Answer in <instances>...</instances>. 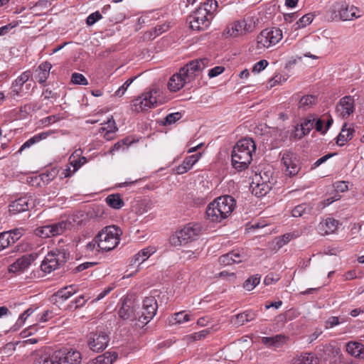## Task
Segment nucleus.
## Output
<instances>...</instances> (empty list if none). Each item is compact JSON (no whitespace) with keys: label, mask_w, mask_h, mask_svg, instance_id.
<instances>
[{"label":"nucleus","mask_w":364,"mask_h":364,"mask_svg":"<svg viewBox=\"0 0 364 364\" xmlns=\"http://www.w3.org/2000/svg\"><path fill=\"white\" fill-rule=\"evenodd\" d=\"M256 149L255 141L252 139L245 138L239 140L232 151V166L237 171L248 168L252 160V153Z\"/></svg>","instance_id":"f257e3e1"},{"label":"nucleus","mask_w":364,"mask_h":364,"mask_svg":"<svg viewBox=\"0 0 364 364\" xmlns=\"http://www.w3.org/2000/svg\"><path fill=\"white\" fill-rule=\"evenodd\" d=\"M122 232L115 225L104 228L97 235V247L102 251L108 252L115 248L119 242V237Z\"/></svg>","instance_id":"f03ea898"},{"label":"nucleus","mask_w":364,"mask_h":364,"mask_svg":"<svg viewBox=\"0 0 364 364\" xmlns=\"http://www.w3.org/2000/svg\"><path fill=\"white\" fill-rule=\"evenodd\" d=\"M202 225L190 223L183 228L178 230L170 237V243L173 246H181L196 240L202 232Z\"/></svg>","instance_id":"7ed1b4c3"},{"label":"nucleus","mask_w":364,"mask_h":364,"mask_svg":"<svg viewBox=\"0 0 364 364\" xmlns=\"http://www.w3.org/2000/svg\"><path fill=\"white\" fill-rule=\"evenodd\" d=\"M69 257L70 252L67 250L55 248L45 257L41 269L46 273H50L65 264Z\"/></svg>","instance_id":"20e7f679"},{"label":"nucleus","mask_w":364,"mask_h":364,"mask_svg":"<svg viewBox=\"0 0 364 364\" xmlns=\"http://www.w3.org/2000/svg\"><path fill=\"white\" fill-rule=\"evenodd\" d=\"M282 31L279 28H268L262 30L257 37L256 50L259 53L269 48L282 39Z\"/></svg>","instance_id":"39448f33"},{"label":"nucleus","mask_w":364,"mask_h":364,"mask_svg":"<svg viewBox=\"0 0 364 364\" xmlns=\"http://www.w3.org/2000/svg\"><path fill=\"white\" fill-rule=\"evenodd\" d=\"M209 60L207 58H198L188 63L180 70L186 78V82H191L195 80L203 70L208 65Z\"/></svg>","instance_id":"423d86ee"},{"label":"nucleus","mask_w":364,"mask_h":364,"mask_svg":"<svg viewBox=\"0 0 364 364\" xmlns=\"http://www.w3.org/2000/svg\"><path fill=\"white\" fill-rule=\"evenodd\" d=\"M156 94V90H151L134 99L132 105V110L139 112L155 107L157 104Z\"/></svg>","instance_id":"0eeeda50"},{"label":"nucleus","mask_w":364,"mask_h":364,"mask_svg":"<svg viewBox=\"0 0 364 364\" xmlns=\"http://www.w3.org/2000/svg\"><path fill=\"white\" fill-rule=\"evenodd\" d=\"M69 225V223L62 220L58 223L38 227L35 230L34 232L38 237L48 238L63 234Z\"/></svg>","instance_id":"6e6552de"},{"label":"nucleus","mask_w":364,"mask_h":364,"mask_svg":"<svg viewBox=\"0 0 364 364\" xmlns=\"http://www.w3.org/2000/svg\"><path fill=\"white\" fill-rule=\"evenodd\" d=\"M332 11L334 14H338L339 18L342 21H352L360 18L362 15L361 11L357 7L349 6L345 2H336L332 6Z\"/></svg>","instance_id":"1a4fd4ad"},{"label":"nucleus","mask_w":364,"mask_h":364,"mask_svg":"<svg viewBox=\"0 0 364 364\" xmlns=\"http://www.w3.org/2000/svg\"><path fill=\"white\" fill-rule=\"evenodd\" d=\"M187 21L192 30L203 31L206 29L210 22V18L204 9L198 8L188 16Z\"/></svg>","instance_id":"9d476101"},{"label":"nucleus","mask_w":364,"mask_h":364,"mask_svg":"<svg viewBox=\"0 0 364 364\" xmlns=\"http://www.w3.org/2000/svg\"><path fill=\"white\" fill-rule=\"evenodd\" d=\"M109 341V335L102 331L91 332L87 335V345L94 352L102 351Z\"/></svg>","instance_id":"9b49d317"},{"label":"nucleus","mask_w":364,"mask_h":364,"mask_svg":"<svg viewBox=\"0 0 364 364\" xmlns=\"http://www.w3.org/2000/svg\"><path fill=\"white\" fill-rule=\"evenodd\" d=\"M53 359L58 364H80L82 357L77 350H60L53 353Z\"/></svg>","instance_id":"f8f14e48"},{"label":"nucleus","mask_w":364,"mask_h":364,"mask_svg":"<svg viewBox=\"0 0 364 364\" xmlns=\"http://www.w3.org/2000/svg\"><path fill=\"white\" fill-rule=\"evenodd\" d=\"M157 302L154 297H146L143 301L142 311L139 316L138 320L142 323H147L156 315L157 311Z\"/></svg>","instance_id":"ddd939ff"},{"label":"nucleus","mask_w":364,"mask_h":364,"mask_svg":"<svg viewBox=\"0 0 364 364\" xmlns=\"http://www.w3.org/2000/svg\"><path fill=\"white\" fill-rule=\"evenodd\" d=\"M213 205L218 207L224 219L229 217L236 206V201L230 196H223L213 201Z\"/></svg>","instance_id":"4468645a"},{"label":"nucleus","mask_w":364,"mask_h":364,"mask_svg":"<svg viewBox=\"0 0 364 364\" xmlns=\"http://www.w3.org/2000/svg\"><path fill=\"white\" fill-rule=\"evenodd\" d=\"M355 101L352 96L343 97L336 106L337 114L342 119H347L355 111Z\"/></svg>","instance_id":"2eb2a0df"},{"label":"nucleus","mask_w":364,"mask_h":364,"mask_svg":"<svg viewBox=\"0 0 364 364\" xmlns=\"http://www.w3.org/2000/svg\"><path fill=\"white\" fill-rule=\"evenodd\" d=\"M282 161L286 167L285 171L287 175L293 176L299 173L300 170L299 162L293 152L285 151L282 155Z\"/></svg>","instance_id":"dca6fc26"},{"label":"nucleus","mask_w":364,"mask_h":364,"mask_svg":"<svg viewBox=\"0 0 364 364\" xmlns=\"http://www.w3.org/2000/svg\"><path fill=\"white\" fill-rule=\"evenodd\" d=\"M37 257L38 254L34 252L23 255L9 265V272L16 273L24 271L31 264L32 262L36 259Z\"/></svg>","instance_id":"f3484780"},{"label":"nucleus","mask_w":364,"mask_h":364,"mask_svg":"<svg viewBox=\"0 0 364 364\" xmlns=\"http://www.w3.org/2000/svg\"><path fill=\"white\" fill-rule=\"evenodd\" d=\"M338 225V220L328 218L318 224L316 230L320 235H326L333 233L337 230Z\"/></svg>","instance_id":"a211bd4d"},{"label":"nucleus","mask_w":364,"mask_h":364,"mask_svg":"<svg viewBox=\"0 0 364 364\" xmlns=\"http://www.w3.org/2000/svg\"><path fill=\"white\" fill-rule=\"evenodd\" d=\"M119 316L124 319H136L134 313L133 302L130 299H124L122 301V306L118 311Z\"/></svg>","instance_id":"6ab92c4d"},{"label":"nucleus","mask_w":364,"mask_h":364,"mask_svg":"<svg viewBox=\"0 0 364 364\" xmlns=\"http://www.w3.org/2000/svg\"><path fill=\"white\" fill-rule=\"evenodd\" d=\"M29 198L24 196L12 201L9 206V213L15 215L28 210L29 209Z\"/></svg>","instance_id":"aec40b11"},{"label":"nucleus","mask_w":364,"mask_h":364,"mask_svg":"<svg viewBox=\"0 0 364 364\" xmlns=\"http://www.w3.org/2000/svg\"><path fill=\"white\" fill-rule=\"evenodd\" d=\"M189 83L186 82V78L180 70L178 73L173 75L168 82V88L171 92H177L180 90L183 86Z\"/></svg>","instance_id":"412c9836"},{"label":"nucleus","mask_w":364,"mask_h":364,"mask_svg":"<svg viewBox=\"0 0 364 364\" xmlns=\"http://www.w3.org/2000/svg\"><path fill=\"white\" fill-rule=\"evenodd\" d=\"M257 317V313L252 310H247L238 314L231 318V322L236 326H242L246 322L253 321Z\"/></svg>","instance_id":"4be33fe9"},{"label":"nucleus","mask_w":364,"mask_h":364,"mask_svg":"<svg viewBox=\"0 0 364 364\" xmlns=\"http://www.w3.org/2000/svg\"><path fill=\"white\" fill-rule=\"evenodd\" d=\"M31 76V72L26 70L16 79L11 87V93L14 97L19 95L22 86L29 80Z\"/></svg>","instance_id":"5701e85b"},{"label":"nucleus","mask_w":364,"mask_h":364,"mask_svg":"<svg viewBox=\"0 0 364 364\" xmlns=\"http://www.w3.org/2000/svg\"><path fill=\"white\" fill-rule=\"evenodd\" d=\"M291 364H320V362L314 353H304L294 358Z\"/></svg>","instance_id":"b1692460"},{"label":"nucleus","mask_w":364,"mask_h":364,"mask_svg":"<svg viewBox=\"0 0 364 364\" xmlns=\"http://www.w3.org/2000/svg\"><path fill=\"white\" fill-rule=\"evenodd\" d=\"M354 132V129L350 127L347 128V124L345 123L337 136L336 144L340 146H343L353 138Z\"/></svg>","instance_id":"393cba45"},{"label":"nucleus","mask_w":364,"mask_h":364,"mask_svg":"<svg viewBox=\"0 0 364 364\" xmlns=\"http://www.w3.org/2000/svg\"><path fill=\"white\" fill-rule=\"evenodd\" d=\"M346 350L351 355L364 358V345L355 341L348 342L346 345Z\"/></svg>","instance_id":"a878e982"},{"label":"nucleus","mask_w":364,"mask_h":364,"mask_svg":"<svg viewBox=\"0 0 364 364\" xmlns=\"http://www.w3.org/2000/svg\"><path fill=\"white\" fill-rule=\"evenodd\" d=\"M51 68L52 65L48 62H44L38 67L36 70L37 75L36 77L39 83L42 84L46 82V80L49 76Z\"/></svg>","instance_id":"bb28decb"},{"label":"nucleus","mask_w":364,"mask_h":364,"mask_svg":"<svg viewBox=\"0 0 364 364\" xmlns=\"http://www.w3.org/2000/svg\"><path fill=\"white\" fill-rule=\"evenodd\" d=\"M207 218L213 223H220L224 220L223 215L220 213L219 208L213 205V202L210 203L206 208Z\"/></svg>","instance_id":"cd10ccee"},{"label":"nucleus","mask_w":364,"mask_h":364,"mask_svg":"<svg viewBox=\"0 0 364 364\" xmlns=\"http://www.w3.org/2000/svg\"><path fill=\"white\" fill-rule=\"evenodd\" d=\"M154 250L151 247H146L141 251H139L137 254H136L134 257L132 259V264H134L138 263L139 264H142L144 261H146L154 252Z\"/></svg>","instance_id":"c85d7f7f"},{"label":"nucleus","mask_w":364,"mask_h":364,"mask_svg":"<svg viewBox=\"0 0 364 364\" xmlns=\"http://www.w3.org/2000/svg\"><path fill=\"white\" fill-rule=\"evenodd\" d=\"M75 287L74 285H70L60 289L53 295V299L58 301V299L62 301H65L69 299L72 295L75 293Z\"/></svg>","instance_id":"c756f323"},{"label":"nucleus","mask_w":364,"mask_h":364,"mask_svg":"<svg viewBox=\"0 0 364 364\" xmlns=\"http://www.w3.org/2000/svg\"><path fill=\"white\" fill-rule=\"evenodd\" d=\"M105 201L109 207L116 210H119L124 205V202L119 193L107 196Z\"/></svg>","instance_id":"7c9ffc66"},{"label":"nucleus","mask_w":364,"mask_h":364,"mask_svg":"<svg viewBox=\"0 0 364 364\" xmlns=\"http://www.w3.org/2000/svg\"><path fill=\"white\" fill-rule=\"evenodd\" d=\"M251 187L252 194L258 198L264 196L271 189L270 186L265 182L257 183L255 184L253 183Z\"/></svg>","instance_id":"2f4dec72"},{"label":"nucleus","mask_w":364,"mask_h":364,"mask_svg":"<svg viewBox=\"0 0 364 364\" xmlns=\"http://www.w3.org/2000/svg\"><path fill=\"white\" fill-rule=\"evenodd\" d=\"M247 23L245 21H240L235 22L231 29L228 31V34L232 37H237L246 32Z\"/></svg>","instance_id":"473e14b6"},{"label":"nucleus","mask_w":364,"mask_h":364,"mask_svg":"<svg viewBox=\"0 0 364 364\" xmlns=\"http://www.w3.org/2000/svg\"><path fill=\"white\" fill-rule=\"evenodd\" d=\"M116 352L107 351L96 358L95 364H112L117 358Z\"/></svg>","instance_id":"72a5a7b5"},{"label":"nucleus","mask_w":364,"mask_h":364,"mask_svg":"<svg viewBox=\"0 0 364 364\" xmlns=\"http://www.w3.org/2000/svg\"><path fill=\"white\" fill-rule=\"evenodd\" d=\"M80 153L81 149L76 150L69 158L70 164L73 168V173L77 171L81 167V166L83 165L87 161L86 158L84 156H82L78 159H75V155H76V156H78Z\"/></svg>","instance_id":"f704fd0d"},{"label":"nucleus","mask_w":364,"mask_h":364,"mask_svg":"<svg viewBox=\"0 0 364 364\" xmlns=\"http://www.w3.org/2000/svg\"><path fill=\"white\" fill-rule=\"evenodd\" d=\"M286 337L284 335L278 334L272 337H263L262 342L267 346L278 347L281 343L285 342Z\"/></svg>","instance_id":"c9c22d12"},{"label":"nucleus","mask_w":364,"mask_h":364,"mask_svg":"<svg viewBox=\"0 0 364 364\" xmlns=\"http://www.w3.org/2000/svg\"><path fill=\"white\" fill-rule=\"evenodd\" d=\"M106 124L107 127L100 128V132H106L104 137L107 140H109L112 138L109 135L111 134H114L117 130V127H116L115 122L112 117L107 120Z\"/></svg>","instance_id":"e433bc0d"},{"label":"nucleus","mask_w":364,"mask_h":364,"mask_svg":"<svg viewBox=\"0 0 364 364\" xmlns=\"http://www.w3.org/2000/svg\"><path fill=\"white\" fill-rule=\"evenodd\" d=\"M311 208L306 203H301L296 205L292 210L293 217H301L306 214H309Z\"/></svg>","instance_id":"4c0bfd02"},{"label":"nucleus","mask_w":364,"mask_h":364,"mask_svg":"<svg viewBox=\"0 0 364 364\" xmlns=\"http://www.w3.org/2000/svg\"><path fill=\"white\" fill-rule=\"evenodd\" d=\"M316 103V98L313 95H305L301 98L299 107L304 110L309 109Z\"/></svg>","instance_id":"58836bf2"},{"label":"nucleus","mask_w":364,"mask_h":364,"mask_svg":"<svg viewBox=\"0 0 364 364\" xmlns=\"http://www.w3.org/2000/svg\"><path fill=\"white\" fill-rule=\"evenodd\" d=\"M314 128V119H305L304 122L301 124V133L299 135L298 134H295L296 136H298L299 139L303 136L309 133V132Z\"/></svg>","instance_id":"ea45409f"},{"label":"nucleus","mask_w":364,"mask_h":364,"mask_svg":"<svg viewBox=\"0 0 364 364\" xmlns=\"http://www.w3.org/2000/svg\"><path fill=\"white\" fill-rule=\"evenodd\" d=\"M134 142V140L129 137H125L122 140L115 143L109 150L110 154H113L114 151H119L120 149L127 148Z\"/></svg>","instance_id":"a19ab883"},{"label":"nucleus","mask_w":364,"mask_h":364,"mask_svg":"<svg viewBox=\"0 0 364 364\" xmlns=\"http://www.w3.org/2000/svg\"><path fill=\"white\" fill-rule=\"evenodd\" d=\"M218 7V2L214 0H208L199 9H204L207 12V15L212 18L213 13L216 11Z\"/></svg>","instance_id":"79ce46f5"},{"label":"nucleus","mask_w":364,"mask_h":364,"mask_svg":"<svg viewBox=\"0 0 364 364\" xmlns=\"http://www.w3.org/2000/svg\"><path fill=\"white\" fill-rule=\"evenodd\" d=\"M313 14H307L301 17L294 25V29L298 30L301 28H304L307 25L310 24L313 21Z\"/></svg>","instance_id":"37998d69"},{"label":"nucleus","mask_w":364,"mask_h":364,"mask_svg":"<svg viewBox=\"0 0 364 364\" xmlns=\"http://www.w3.org/2000/svg\"><path fill=\"white\" fill-rule=\"evenodd\" d=\"M11 244H14V240L11 238V233L1 232L0 233V251L8 247Z\"/></svg>","instance_id":"c03bdc74"},{"label":"nucleus","mask_w":364,"mask_h":364,"mask_svg":"<svg viewBox=\"0 0 364 364\" xmlns=\"http://www.w3.org/2000/svg\"><path fill=\"white\" fill-rule=\"evenodd\" d=\"M260 282V276L256 274L248 278L244 283L243 287L247 290H252Z\"/></svg>","instance_id":"a18cd8bd"},{"label":"nucleus","mask_w":364,"mask_h":364,"mask_svg":"<svg viewBox=\"0 0 364 364\" xmlns=\"http://www.w3.org/2000/svg\"><path fill=\"white\" fill-rule=\"evenodd\" d=\"M57 175L58 170L56 168H52L50 171H48L40 175V177L44 183L48 184L56 177Z\"/></svg>","instance_id":"49530a36"},{"label":"nucleus","mask_w":364,"mask_h":364,"mask_svg":"<svg viewBox=\"0 0 364 364\" xmlns=\"http://www.w3.org/2000/svg\"><path fill=\"white\" fill-rule=\"evenodd\" d=\"M53 131H48V132H43L39 134H37L28 139V142L30 144L31 146H33L37 142H39L40 141L46 139L48 136H50L51 134H53Z\"/></svg>","instance_id":"de8ad7c7"},{"label":"nucleus","mask_w":364,"mask_h":364,"mask_svg":"<svg viewBox=\"0 0 364 364\" xmlns=\"http://www.w3.org/2000/svg\"><path fill=\"white\" fill-rule=\"evenodd\" d=\"M71 82L75 85H87L88 84V81L86 77L82 74L78 73H73Z\"/></svg>","instance_id":"09e8293b"},{"label":"nucleus","mask_w":364,"mask_h":364,"mask_svg":"<svg viewBox=\"0 0 364 364\" xmlns=\"http://www.w3.org/2000/svg\"><path fill=\"white\" fill-rule=\"evenodd\" d=\"M136 79V77L134 78L128 79L119 89L114 92V96L121 97H122L127 88L132 83V82Z\"/></svg>","instance_id":"8fccbe9b"},{"label":"nucleus","mask_w":364,"mask_h":364,"mask_svg":"<svg viewBox=\"0 0 364 364\" xmlns=\"http://www.w3.org/2000/svg\"><path fill=\"white\" fill-rule=\"evenodd\" d=\"M230 253L234 259V264L240 263L246 259V255L242 250H234Z\"/></svg>","instance_id":"3c124183"},{"label":"nucleus","mask_w":364,"mask_h":364,"mask_svg":"<svg viewBox=\"0 0 364 364\" xmlns=\"http://www.w3.org/2000/svg\"><path fill=\"white\" fill-rule=\"evenodd\" d=\"M200 156V154H196L189 156L183 160V164L190 170L191 167L198 161Z\"/></svg>","instance_id":"603ef678"},{"label":"nucleus","mask_w":364,"mask_h":364,"mask_svg":"<svg viewBox=\"0 0 364 364\" xmlns=\"http://www.w3.org/2000/svg\"><path fill=\"white\" fill-rule=\"evenodd\" d=\"M325 351L328 355L330 353L332 354L333 358H338V359H340L341 356V352L340 348L330 344L325 346Z\"/></svg>","instance_id":"864d4df0"},{"label":"nucleus","mask_w":364,"mask_h":364,"mask_svg":"<svg viewBox=\"0 0 364 364\" xmlns=\"http://www.w3.org/2000/svg\"><path fill=\"white\" fill-rule=\"evenodd\" d=\"M218 262L220 264L224 266L231 265L234 264V259L232 257L230 252L220 256L218 259Z\"/></svg>","instance_id":"5fc2aeb1"},{"label":"nucleus","mask_w":364,"mask_h":364,"mask_svg":"<svg viewBox=\"0 0 364 364\" xmlns=\"http://www.w3.org/2000/svg\"><path fill=\"white\" fill-rule=\"evenodd\" d=\"M174 320L176 323H183L190 321V315L183 311L178 312L174 314Z\"/></svg>","instance_id":"6e6d98bb"},{"label":"nucleus","mask_w":364,"mask_h":364,"mask_svg":"<svg viewBox=\"0 0 364 364\" xmlns=\"http://www.w3.org/2000/svg\"><path fill=\"white\" fill-rule=\"evenodd\" d=\"M168 26L165 24L156 26L152 31L149 32V34H150L149 38H151V37H152V38H156L157 36L165 32L168 29Z\"/></svg>","instance_id":"4d7b16f0"},{"label":"nucleus","mask_w":364,"mask_h":364,"mask_svg":"<svg viewBox=\"0 0 364 364\" xmlns=\"http://www.w3.org/2000/svg\"><path fill=\"white\" fill-rule=\"evenodd\" d=\"M210 332V328L203 329L199 332L194 333L190 336V338L193 341H199L206 337Z\"/></svg>","instance_id":"13d9d810"},{"label":"nucleus","mask_w":364,"mask_h":364,"mask_svg":"<svg viewBox=\"0 0 364 364\" xmlns=\"http://www.w3.org/2000/svg\"><path fill=\"white\" fill-rule=\"evenodd\" d=\"M181 117V114L180 112H175L168 114L166 118L164 124H171L176 121L179 120Z\"/></svg>","instance_id":"bf43d9fd"},{"label":"nucleus","mask_w":364,"mask_h":364,"mask_svg":"<svg viewBox=\"0 0 364 364\" xmlns=\"http://www.w3.org/2000/svg\"><path fill=\"white\" fill-rule=\"evenodd\" d=\"M102 15L99 11H95L90 14L86 20V23L88 26H92L98 20L101 19Z\"/></svg>","instance_id":"052dcab7"},{"label":"nucleus","mask_w":364,"mask_h":364,"mask_svg":"<svg viewBox=\"0 0 364 364\" xmlns=\"http://www.w3.org/2000/svg\"><path fill=\"white\" fill-rule=\"evenodd\" d=\"M280 279V277L279 274H274V273H269L268 274L264 279V283L265 285H270L273 283H275L277 282V281H279Z\"/></svg>","instance_id":"680f3d73"},{"label":"nucleus","mask_w":364,"mask_h":364,"mask_svg":"<svg viewBox=\"0 0 364 364\" xmlns=\"http://www.w3.org/2000/svg\"><path fill=\"white\" fill-rule=\"evenodd\" d=\"M268 65V62L266 60H261L255 64L252 72L259 73L263 70Z\"/></svg>","instance_id":"e2e57ef3"},{"label":"nucleus","mask_w":364,"mask_h":364,"mask_svg":"<svg viewBox=\"0 0 364 364\" xmlns=\"http://www.w3.org/2000/svg\"><path fill=\"white\" fill-rule=\"evenodd\" d=\"M343 321H339V318L337 316H331L328 318V320L326 321V328H333L335 326L338 325L340 323H343Z\"/></svg>","instance_id":"0e129e2a"},{"label":"nucleus","mask_w":364,"mask_h":364,"mask_svg":"<svg viewBox=\"0 0 364 364\" xmlns=\"http://www.w3.org/2000/svg\"><path fill=\"white\" fill-rule=\"evenodd\" d=\"M225 70L224 67L223 66H216L212 69H210L208 72L209 77H214L221 74Z\"/></svg>","instance_id":"69168bd1"},{"label":"nucleus","mask_w":364,"mask_h":364,"mask_svg":"<svg viewBox=\"0 0 364 364\" xmlns=\"http://www.w3.org/2000/svg\"><path fill=\"white\" fill-rule=\"evenodd\" d=\"M35 364H58L53 359V353L49 357H41Z\"/></svg>","instance_id":"338daca9"},{"label":"nucleus","mask_w":364,"mask_h":364,"mask_svg":"<svg viewBox=\"0 0 364 364\" xmlns=\"http://www.w3.org/2000/svg\"><path fill=\"white\" fill-rule=\"evenodd\" d=\"M43 96L45 100L56 99L58 97L56 92H53L50 89H45L43 92Z\"/></svg>","instance_id":"774afa93"}]
</instances>
